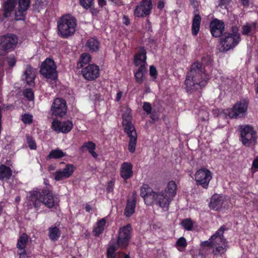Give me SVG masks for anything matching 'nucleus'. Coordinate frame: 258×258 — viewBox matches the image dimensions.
Segmentation results:
<instances>
[{
  "label": "nucleus",
  "instance_id": "nucleus-48",
  "mask_svg": "<svg viewBox=\"0 0 258 258\" xmlns=\"http://www.w3.org/2000/svg\"><path fill=\"white\" fill-rule=\"evenodd\" d=\"M214 246L212 240H211V237L208 240L204 241L201 243V252H205L206 247H213Z\"/></svg>",
  "mask_w": 258,
  "mask_h": 258
},
{
  "label": "nucleus",
  "instance_id": "nucleus-4",
  "mask_svg": "<svg viewBox=\"0 0 258 258\" xmlns=\"http://www.w3.org/2000/svg\"><path fill=\"white\" fill-rule=\"evenodd\" d=\"M238 131L240 141L245 147H253L257 143V135L254 128L250 125H240Z\"/></svg>",
  "mask_w": 258,
  "mask_h": 258
},
{
  "label": "nucleus",
  "instance_id": "nucleus-5",
  "mask_svg": "<svg viewBox=\"0 0 258 258\" xmlns=\"http://www.w3.org/2000/svg\"><path fill=\"white\" fill-rule=\"evenodd\" d=\"M18 42V36L13 33H7L0 36V56H6L13 51Z\"/></svg>",
  "mask_w": 258,
  "mask_h": 258
},
{
  "label": "nucleus",
  "instance_id": "nucleus-10",
  "mask_svg": "<svg viewBox=\"0 0 258 258\" xmlns=\"http://www.w3.org/2000/svg\"><path fill=\"white\" fill-rule=\"evenodd\" d=\"M50 111L52 115L56 117L64 116L67 111V105L66 100L62 98H56L51 104Z\"/></svg>",
  "mask_w": 258,
  "mask_h": 258
},
{
  "label": "nucleus",
  "instance_id": "nucleus-49",
  "mask_svg": "<svg viewBox=\"0 0 258 258\" xmlns=\"http://www.w3.org/2000/svg\"><path fill=\"white\" fill-rule=\"evenodd\" d=\"M21 120L25 124H30L33 121V116L30 114L24 113L21 116Z\"/></svg>",
  "mask_w": 258,
  "mask_h": 258
},
{
  "label": "nucleus",
  "instance_id": "nucleus-8",
  "mask_svg": "<svg viewBox=\"0 0 258 258\" xmlns=\"http://www.w3.org/2000/svg\"><path fill=\"white\" fill-rule=\"evenodd\" d=\"M40 200L45 207L48 208H56L59 202V198L54 195L50 187L46 186L41 191Z\"/></svg>",
  "mask_w": 258,
  "mask_h": 258
},
{
  "label": "nucleus",
  "instance_id": "nucleus-20",
  "mask_svg": "<svg viewBox=\"0 0 258 258\" xmlns=\"http://www.w3.org/2000/svg\"><path fill=\"white\" fill-rule=\"evenodd\" d=\"M155 193L156 192L154 191L147 184H144L141 187L140 195L147 205H151L154 203Z\"/></svg>",
  "mask_w": 258,
  "mask_h": 258
},
{
  "label": "nucleus",
  "instance_id": "nucleus-28",
  "mask_svg": "<svg viewBox=\"0 0 258 258\" xmlns=\"http://www.w3.org/2000/svg\"><path fill=\"white\" fill-rule=\"evenodd\" d=\"M147 73V69L145 64H141L138 69L134 73V77L136 82L138 84H141L144 81V77Z\"/></svg>",
  "mask_w": 258,
  "mask_h": 258
},
{
  "label": "nucleus",
  "instance_id": "nucleus-26",
  "mask_svg": "<svg viewBox=\"0 0 258 258\" xmlns=\"http://www.w3.org/2000/svg\"><path fill=\"white\" fill-rule=\"evenodd\" d=\"M223 201V198L222 196L214 194L211 199L209 207L214 210H218L222 207Z\"/></svg>",
  "mask_w": 258,
  "mask_h": 258
},
{
  "label": "nucleus",
  "instance_id": "nucleus-15",
  "mask_svg": "<svg viewBox=\"0 0 258 258\" xmlns=\"http://www.w3.org/2000/svg\"><path fill=\"white\" fill-rule=\"evenodd\" d=\"M73 127V123L72 121L69 120L61 122L55 119L51 124L52 129L57 133L67 134L70 132Z\"/></svg>",
  "mask_w": 258,
  "mask_h": 258
},
{
  "label": "nucleus",
  "instance_id": "nucleus-35",
  "mask_svg": "<svg viewBox=\"0 0 258 258\" xmlns=\"http://www.w3.org/2000/svg\"><path fill=\"white\" fill-rule=\"evenodd\" d=\"M86 46L91 52L98 51L100 47V42L95 38H91L88 40Z\"/></svg>",
  "mask_w": 258,
  "mask_h": 258
},
{
  "label": "nucleus",
  "instance_id": "nucleus-55",
  "mask_svg": "<svg viewBox=\"0 0 258 258\" xmlns=\"http://www.w3.org/2000/svg\"><path fill=\"white\" fill-rule=\"evenodd\" d=\"M250 0H239L241 5L245 8L249 7Z\"/></svg>",
  "mask_w": 258,
  "mask_h": 258
},
{
  "label": "nucleus",
  "instance_id": "nucleus-7",
  "mask_svg": "<svg viewBox=\"0 0 258 258\" xmlns=\"http://www.w3.org/2000/svg\"><path fill=\"white\" fill-rule=\"evenodd\" d=\"M132 234V227L130 224L120 227L118 232L116 240L117 246L121 249H125L128 245Z\"/></svg>",
  "mask_w": 258,
  "mask_h": 258
},
{
  "label": "nucleus",
  "instance_id": "nucleus-23",
  "mask_svg": "<svg viewBox=\"0 0 258 258\" xmlns=\"http://www.w3.org/2000/svg\"><path fill=\"white\" fill-rule=\"evenodd\" d=\"M35 78V70L30 65L27 66L22 76V80L25 81L27 85L31 86L34 85Z\"/></svg>",
  "mask_w": 258,
  "mask_h": 258
},
{
  "label": "nucleus",
  "instance_id": "nucleus-63",
  "mask_svg": "<svg viewBox=\"0 0 258 258\" xmlns=\"http://www.w3.org/2000/svg\"><path fill=\"white\" fill-rule=\"evenodd\" d=\"M123 20L124 21L123 23L125 25L128 26L130 24V19H128V18L127 16H123Z\"/></svg>",
  "mask_w": 258,
  "mask_h": 258
},
{
  "label": "nucleus",
  "instance_id": "nucleus-9",
  "mask_svg": "<svg viewBox=\"0 0 258 258\" xmlns=\"http://www.w3.org/2000/svg\"><path fill=\"white\" fill-rule=\"evenodd\" d=\"M241 36L238 35H230L227 32H225L220 39V43L222 45L223 51H228L235 48L240 42Z\"/></svg>",
  "mask_w": 258,
  "mask_h": 258
},
{
  "label": "nucleus",
  "instance_id": "nucleus-19",
  "mask_svg": "<svg viewBox=\"0 0 258 258\" xmlns=\"http://www.w3.org/2000/svg\"><path fill=\"white\" fill-rule=\"evenodd\" d=\"M18 7L15 13V20H24L26 18V11L29 9L31 0H18Z\"/></svg>",
  "mask_w": 258,
  "mask_h": 258
},
{
  "label": "nucleus",
  "instance_id": "nucleus-16",
  "mask_svg": "<svg viewBox=\"0 0 258 258\" xmlns=\"http://www.w3.org/2000/svg\"><path fill=\"white\" fill-rule=\"evenodd\" d=\"M81 73L85 79L88 81H93L99 76L100 69L98 66L90 64L83 68Z\"/></svg>",
  "mask_w": 258,
  "mask_h": 258
},
{
  "label": "nucleus",
  "instance_id": "nucleus-51",
  "mask_svg": "<svg viewBox=\"0 0 258 258\" xmlns=\"http://www.w3.org/2000/svg\"><path fill=\"white\" fill-rule=\"evenodd\" d=\"M27 144L29 148L31 150H35L37 148L35 141L31 137H28L27 138Z\"/></svg>",
  "mask_w": 258,
  "mask_h": 258
},
{
  "label": "nucleus",
  "instance_id": "nucleus-12",
  "mask_svg": "<svg viewBox=\"0 0 258 258\" xmlns=\"http://www.w3.org/2000/svg\"><path fill=\"white\" fill-rule=\"evenodd\" d=\"M153 5L151 0H143L140 2L134 10L136 17H144L149 16L151 12Z\"/></svg>",
  "mask_w": 258,
  "mask_h": 258
},
{
  "label": "nucleus",
  "instance_id": "nucleus-42",
  "mask_svg": "<svg viewBox=\"0 0 258 258\" xmlns=\"http://www.w3.org/2000/svg\"><path fill=\"white\" fill-rule=\"evenodd\" d=\"M106 220L104 218L101 219L97 222V226L93 230L94 235L96 236H99V235L103 232Z\"/></svg>",
  "mask_w": 258,
  "mask_h": 258
},
{
  "label": "nucleus",
  "instance_id": "nucleus-38",
  "mask_svg": "<svg viewBox=\"0 0 258 258\" xmlns=\"http://www.w3.org/2000/svg\"><path fill=\"white\" fill-rule=\"evenodd\" d=\"M67 154L66 153L63 152L61 150L59 149H56L54 150H51L49 154L47 155L46 159H60L63 157L66 156Z\"/></svg>",
  "mask_w": 258,
  "mask_h": 258
},
{
  "label": "nucleus",
  "instance_id": "nucleus-1",
  "mask_svg": "<svg viewBox=\"0 0 258 258\" xmlns=\"http://www.w3.org/2000/svg\"><path fill=\"white\" fill-rule=\"evenodd\" d=\"M208 80L203 63L197 61L191 64L186 74L185 85L187 91H194L205 87Z\"/></svg>",
  "mask_w": 258,
  "mask_h": 258
},
{
  "label": "nucleus",
  "instance_id": "nucleus-47",
  "mask_svg": "<svg viewBox=\"0 0 258 258\" xmlns=\"http://www.w3.org/2000/svg\"><path fill=\"white\" fill-rule=\"evenodd\" d=\"M94 0H80V5L85 9L88 10L92 8Z\"/></svg>",
  "mask_w": 258,
  "mask_h": 258
},
{
  "label": "nucleus",
  "instance_id": "nucleus-40",
  "mask_svg": "<svg viewBox=\"0 0 258 258\" xmlns=\"http://www.w3.org/2000/svg\"><path fill=\"white\" fill-rule=\"evenodd\" d=\"M213 249L212 250V253L214 255H220L222 256V254H225L226 251H227V249L228 247V244H226V245H214Z\"/></svg>",
  "mask_w": 258,
  "mask_h": 258
},
{
  "label": "nucleus",
  "instance_id": "nucleus-62",
  "mask_svg": "<svg viewBox=\"0 0 258 258\" xmlns=\"http://www.w3.org/2000/svg\"><path fill=\"white\" fill-rule=\"evenodd\" d=\"M98 3L99 7L103 8L106 5V1L105 0H98Z\"/></svg>",
  "mask_w": 258,
  "mask_h": 258
},
{
  "label": "nucleus",
  "instance_id": "nucleus-52",
  "mask_svg": "<svg viewBox=\"0 0 258 258\" xmlns=\"http://www.w3.org/2000/svg\"><path fill=\"white\" fill-rule=\"evenodd\" d=\"M143 109L145 111L147 114H150L152 112V106L151 104L148 102H144L143 105Z\"/></svg>",
  "mask_w": 258,
  "mask_h": 258
},
{
  "label": "nucleus",
  "instance_id": "nucleus-59",
  "mask_svg": "<svg viewBox=\"0 0 258 258\" xmlns=\"http://www.w3.org/2000/svg\"><path fill=\"white\" fill-rule=\"evenodd\" d=\"M231 0H220L219 6L221 7L226 6L229 4Z\"/></svg>",
  "mask_w": 258,
  "mask_h": 258
},
{
  "label": "nucleus",
  "instance_id": "nucleus-21",
  "mask_svg": "<svg viewBox=\"0 0 258 258\" xmlns=\"http://www.w3.org/2000/svg\"><path fill=\"white\" fill-rule=\"evenodd\" d=\"M17 4V0H7L2 6L3 19L11 17Z\"/></svg>",
  "mask_w": 258,
  "mask_h": 258
},
{
  "label": "nucleus",
  "instance_id": "nucleus-11",
  "mask_svg": "<svg viewBox=\"0 0 258 258\" xmlns=\"http://www.w3.org/2000/svg\"><path fill=\"white\" fill-rule=\"evenodd\" d=\"M195 176L197 185H201L204 188H207L209 182L212 179V174L207 168H202L196 172Z\"/></svg>",
  "mask_w": 258,
  "mask_h": 258
},
{
  "label": "nucleus",
  "instance_id": "nucleus-33",
  "mask_svg": "<svg viewBox=\"0 0 258 258\" xmlns=\"http://www.w3.org/2000/svg\"><path fill=\"white\" fill-rule=\"evenodd\" d=\"M12 175V171L9 167L3 164L0 166V180H7L10 178Z\"/></svg>",
  "mask_w": 258,
  "mask_h": 258
},
{
  "label": "nucleus",
  "instance_id": "nucleus-54",
  "mask_svg": "<svg viewBox=\"0 0 258 258\" xmlns=\"http://www.w3.org/2000/svg\"><path fill=\"white\" fill-rule=\"evenodd\" d=\"M231 32H227V33L229 34L230 35H233L235 36V35H238L240 36V35L239 33V29L237 26L234 25L232 26L231 29Z\"/></svg>",
  "mask_w": 258,
  "mask_h": 258
},
{
  "label": "nucleus",
  "instance_id": "nucleus-27",
  "mask_svg": "<svg viewBox=\"0 0 258 258\" xmlns=\"http://www.w3.org/2000/svg\"><path fill=\"white\" fill-rule=\"evenodd\" d=\"M133 175V166L130 162H123L121 165L120 175L125 180L131 178Z\"/></svg>",
  "mask_w": 258,
  "mask_h": 258
},
{
  "label": "nucleus",
  "instance_id": "nucleus-44",
  "mask_svg": "<svg viewBox=\"0 0 258 258\" xmlns=\"http://www.w3.org/2000/svg\"><path fill=\"white\" fill-rule=\"evenodd\" d=\"M23 95L28 101H31L34 100V93L31 88H26L22 92Z\"/></svg>",
  "mask_w": 258,
  "mask_h": 258
},
{
  "label": "nucleus",
  "instance_id": "nucleus-53",
  "mask_svg": "<svg viewBox=\"0 0 258 258\" xmlns=\"http://www.w3.org/2000/svg\"><path fill=\"white\" fill-rule=\"evenodd\" d=\"M149 74L151 77L155 79L157 78L158 76V72L156 67L154 66H151L150 67Z\"/></svg>",
  "mask_w": 258,
  "mask_h": 258
},
{
  "label": "nucleus",
  "instance_id": "nucleus-61",
  "mask_svg": "<svg viewBox=\"0 0 258 258\" xmlns=\"http://www.w3.org/2000/svg\"><path fill=\"white\" fill-rule=\"evenodd\" d=\"M18 252L20 255L19 258H28L26 251H18Z\"/></svg>",
  "mask_w": 258,
  "mask_h": 258
},
{
  "label": "nucleus",
  "instance_id": "nucleus-30",
  "mask_svg": "<svg viewBox=\"0 0 258 258\" xmlns=\"http://www.w3.org/2000/svg\"><path fill=\"white\" fill-rule=\"evenodd\" d=\"M162 190L173 199L176 196L177 191V185L175 182L173 180L169 181L166 188Z\"/></svg>",
  "mask_w": 258,
  "mask_h": 258
},
{
  "label": "nucleus",
  "instance_id": "nucleus-22",
  "mask_svg": "<svg viewBox=\"0 0 258 258\" xmlns=\"http://www.w3.org/2000/svg\"><path fill=\"white\" fill-rule=\"evenodd\" d=\"M225 230V226H222L215 234L211 236V240H212L213 245H226V244H227V241L224 237Z\"/></svg>",
  "mask_w": 258,
  "mask_h": 258
},
{
  "label": "nucleus",
  "instance_id": "nucleus-60",
  "mask_svg": "<svg viewBox=\"0 0 258 258\" xmlns=\"http://www.w3.org/2000/svg\"><path fill=\"white\" fill-rule=\"evenodd\" d=\"M122 94H123V92L121 91H118V92L116 94V98H115V101H117V102H119L122 96Z\"/></svg>",
  "mask_w": 258,
  "mask_h": 258
},
{
  "label": "nucleus",
  "instance_id": "nucleus-43",
  "mask_svg": "<svg viewBox=\"0 0 258 258\" xmlns=\"http://www.w3.org/2000/svg\"><path fill=\"white\" fill-rule=\"evenodd\" d=\"M187 243L185 238L183 237H180L176 242L175 246L180 251H184L187 246Z\"/></svg>",
  "mask_w": 258,
  "mask_h": 258
},
{
  "label": "nucleus",
  "instance_id": "nucleus-37",
  "mask_svg": "<svg viewBox=\"0 0 258 258\" xmlns=\"http://www.w3.org/2000/svg\"><path fill=\"white\" fill-rule=\"evenodd\" d=\"M258 25L256 22H252L251 24L246 23L245 25L242 26L241 34L244 36H249L252 30L256 29Z\"/></svg>",
  "mask_w": 258,
  "mask_h": 258
},
{
  "label": "nucleus",
  "instance_id": "nucleus-41",
  "mask_svg": "<svg viewBox=\"0 0 258 258\" xmlns=\"http://www.w3.org/2000/svg\"><path fill=\"white\" fill-rule=\"evenodd\" d=\"M40 197H41L40 191H35L30 198L31 201L33 203L34 207L37 209L40 207L42 203Z\"/></svg>",
  "mask_w": 258,
  "mask_h": 258
},
{
  "label": "nucleus",
  "instance_id": "nucleus-6",
  "mask_svg": "<svg viewBox=\"0 0 258 258\" xmlns=\"http://www.w3.org/2000/svg\"><path fill=\"white\" fill-rule=\"evenodd\" d=\"M40 74L47 79L55 81L57 79L56 67L54 60L47 58L41 64Z\"/></svg>",
  "mask_w": 258,
  "mask_h": 258
},
{
  "label": "nucleus",
  "instance_id": "nucleus-36",
  "mask_svg": "<svg viewBox=\"0 0 258 258\" xmlns=\"http://www.w3.org/2000/svg\"><path fill=\"white\" fill-rule=\"evenodd\" d=\"M132 110L131 108H127L126 111L122 115V126H127L133 125L132 123V115L131 113Z\"/></svg>",
  "mask_w": 258,
  "mask_h": 258
},
{
  "label": "nucleus",
  "instance_id": "nucleus-13",
  "mask_svg": "<svg viewBox=\"0 0 258 258\" xmlns=\"http://www.w3.org/2000/svg\"><path fill=\"white\" fill-rule=\"evenodd\" d=\"M172 200L173 199L165 193V191L161 190L155 193L154 203L162 208L164 211H167Z\"/></svg>",
  "mask_w": 258,
  "mask_h": 258
},
{
  "label": "nucleus",
  "instance_id": "nucleus-32",
  "mask_svg": "<svg viewBox=\"0 0 258 258\" xmlns=\"http://www.w3.org/2000/svg\"><path fill=\"white\" fill-rule=\"evenodd\" d=\"M117 245H112L110 246L107 250V258H121L124 254L122 252H117Z\"/></svg>",
  "mask_w": 258,
  "mask_h": 258
},
{
  "label": "nucleus",
  "instance_id": "nucleus-57",
  "mask_svg": "<svg viewBox=\"0 0 258 258\" xmlns=\"http://www.w3.org/2000/svg\"><path fill=\"white\" fill-rule=\"evenodd\" d=\"M150 117L151 118V119H152V120L153 122L157 121L158 120V119H159V117L156 114V113H155V112H153L152 113H151L150 114Z\"/></svg>",
  "mask_w": 258,
  "mask_h": 258
},
{
  "label": "nucleus",
  "instance_id": "nucleus-2",
  "mask_svg": "<svg viewBox=\"0 0 258 258\" xmlns=\"http://www.w3.org/2000/svg\"><path fill=\"white\" fill-rule=\"evenodd\" d=\"M249 103L248 98H242L236 102L231 108L219 109V116L229 119H237L244 117L247 112Z\"/></svg>",
  "mask_w": 258,
  "mask_h": 258
},
{
  "label": "nucleus",
  "instance_id": "nucleus-46",
  "mask_svg": "<svg viewBox=\"0 0 258 258\" xmlns=\"http://www.w3.org/2000/svg\"><path fill=\"white\" fill-rule=\"evenodd\" d=\"M181 224L186 230H191L193 228V222L190 219L186 218L183 219L181 221Z\"/></svg>",
  "mask_w": 258,
  "mask_h": 258
},
{
  "label": "nucleus",
  "instance_id": "nucleus-58",
  "mask_svg": "<svg viewBox=\"0 0 258 258\" xmlns=\"http://www.w3.org/2000/svg\"><path fill=\"white\" fill-rule=\"evenodd\" d=\"M251 169L252 173H254L258 170V162H252V165Z\"/></svg>",
  "mask_w": 258,
  "mask_h": 258
},
{
  "label": "nucleus",
  "instance_id": "nucleus-34",
  "mask_svg": "<svg viewBox=\"0 0 258 258\" xmlns=\"http://www.w3.org/2000/svg\"><path fill=\"white\" fill-rule=\"evenodd\" d=\"M48 237L50 239L53 241L58 240L61 235V232L59 229L56 226H51L48 229Z\"/></svg>",
  "mask_w": 258,
  "mask_h": 258
},
{
  "label": "nucleus",
  "instance_id": "nucleus-14",
  "mask_svg": "<svg viewBox=\"0 0 258 258\" xmlns=\"http://www.w3.org/2000/svg\"><path fill=\"white\" fill-rule=\"evenodd\" d=\"M123 127L124 132L129 138L128 150L130 152L133 153L135 152L137 143V133L136 128L134 125Z\"/></svg>",
  "mask_w": 258,
  "mask_h": 258
},
{
  "label": "nucleus",
  "instance_id": "nucleus-25",
  "mask_svg": "<svg viewBox=\"0 0 258 258\" xmlns=\"http://www.w3.org/2000/svg\"><path fill=\"white\" fill-rule=\"evenodd\" d=\"M137 202V193L134 191L132 198L128 199L126 206L124 210V215L127 217H130L135 212V209Z\"/></svg>",
  "mask_w": 258,
  "mask_h": 258
},
{
  "label": "nucleus",
  "instance_id": "nucleus-18",
  "mask_svg": "<svg viewBox=\"0 0 258 258\" xmlns=\"http://www.w3.org/2000/svg\"><path fill=\"white\" fill-rule=\"evenodd\" d=\"M76 167L73 164H68L65 168L56 170L54 173V178L56 181H61L71 177Z\"/></svg>",
  "mask_w": 258,
  "mask_h": 258
},
{
  "label": "nucleus",
  "instance_id": "nucleus-3",
  "mask_svg": "<svg viewBox=\"0 0 258 258\" xmlns=\"http://www.w3.org/2000/svg\"><path fill=\"white\" fill-rule=\"evenodd\" d=\"M76 19L71 15L61 17L57 22L58 33L63 38L72 36L76 31Z\"/></svg>",
  "mask_w": 258,
  "mask_h": 258
},
{
  "label": "nucleus",
  "instance_id": "nucleus-17",
  "mask_svg": "<svg viewBox=\"0 0 258 258\" xmlns=\"http://www.w3.org/2000/svg\"><path fill=\"white\" fill-rule=\"evenodd\" d=\"M225 24L222 20L214 19L210 23V28L213 37L217 38L222 37L225 31Z\"/></svg>",
  "mask_w": 258,
  "mask_h": 258
},
{
  "label": "nucleus",
  "instance_id": "nucleus-45",
  "mask_svg": "<svg viewBox=\"0 0 258 258\" xmlns=\"http://www.w3.org/2000/svg\"><path fill=\"white\" fill-rule=\"evenodd\" d=\"M96 147V144L94 143L92 141H88L84 143L80 149L82 151H84L87 149L89 152L90 151L95 150Z\"/></svg>",
  "mask_w": 258,
  "mask_h": 258
},
{
  "label": "nucleus",
  "instance_id": "nucleus-31",
  "mask_svg": "<svg viewBox=\"0 0 258 258\" xmlns=\"http://www.w3.org/2000/svg\"><path fill=\"white\" fill-rule=\"evenodd\" d=\"M28 240L29 237L25 233H22L20 236L17 243V247L18 249V251H26L25 248L28 242Z\"/></svg>",
  "mask_w": 258,
  "mask_h": 258
},
{
  "label": "nucleus",
  "instance_id": "nucleus-29",
  "mask_svg": "<svg viewBox=\"0 0 258 258\" xmlns=\"http://www.w3.org/2000/svg\"><path fill=\"white\" fill-rule=\"evenodd\" d=\"M201 17L199 14H196L192 19L191 25V33L193 36L198 34L201 23Z\"/></svg>",
  "mask_w": 258,
  "mask_h": 258
},
{
  "label": "nucleus",
  "instance_id": "nucleus-56",
  "mask_svg": "<svg viewBox=\"0 0 258 258\" xmlns=\"http://www.w3.org/2000/svg\"><path fill=\"white\" fill-rule=\"evenodd\" d=\"M165 7V2L163 0H160L157 3V8L160 10H162Z\"/></svg>",
  "mask_w": 258,
  "mask_h": 258
},
{
  "label": "nucleus",
  "instance_id": "nucleus-39",
  "mask_svg": "<svg viewBox=\"0 0 258 258\" xmlns=\"http://www.w3.org/2000/svg\"><path fill=\"white\" fill-rule=\"evenodd\" d=\"M91 60L90 54L87 53H83L77 64V68L78 69L82 68L84 65L87 64Z\"/></svg>",
  "mask_w": 258,
  "mask_h": 258
},
{
  "label": "nucleus",
  "instance_id": "nucleus-50",
  "mask_svg": "<svg viewBox=\"0 0 258 258\" xmlns=\"http://www.w3.org/2000/svg\"><path fill=\"white\" fill-rule=\"evenodd\" d=\"M8 65L10 67H13L16 63V58L14 54H11L6 58Z\"/></svg>",
  "mask_w": 258,
  "mask_h": 258
},
{
  "label": "nucleus",
  "instance_id": "nucleus-24",
  "mask_svg": "<svg viewBox=\"0 0 258 258\" xmlns=\"http://www.w3.org/2000/svg\"><path fill=\"white\" fill-rule=\"evenodd\" d=\"M147 51L144 46H140L138 47L137 52L134 56V64L136 66H139L140 62L142 64L146 63Z\"/></svg>",
  "mask_w": 258,
  "mask_h": 258
},
{
  "label": "nucleus",
  "instance_id": "nucleus-64",
  "mask_svg": "<svg viewBox=\"0 0 258 258\" xmlns=\"http://www.w3.org/2000/svg\"><path fill=\"white\" fill-rule=\"evenodd\" d=\"M89 153L91 154V155L94 158H96L98 156V154L94 150L90 151Z\"/></svg>",
  "mask_w": 258,
  "mask_h": 258
}]
</instances>
